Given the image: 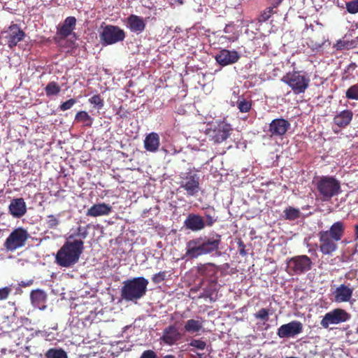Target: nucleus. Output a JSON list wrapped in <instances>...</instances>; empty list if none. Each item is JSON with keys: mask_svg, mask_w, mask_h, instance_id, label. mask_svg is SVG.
Masks as SVG:
<instances>
[{"mask_svg": "<svg viewBox=\"0 0 358 358\" xmlns=\"http://www.w3.org/2000/svg\"><path fill=\"white\" fill-rule=\"evenodd\" d=\"M345 226L343 222H334L329 230L318 233L320 250L324 255H331L338 248L336 242L341 240Z\"/></svg>", "mask_w": 358, "mask_h": 358, "instance_id": "nucleus-1", "label": "nucleus"}, {"mask_svg": "<svg viewBox=\"0 0 358 358\" xmlns=\"http://www.w3.org/2000/svg\"><path fill=\"white\" fill-rule=\"evenodd\" d=\"M221 241V236L213 234L212 236H205L189 241L187 243L186 257L188 258H197L216 251Z\"/></svg>", "mask_w": 358, "mask_h": 358, "instance_id": "nucleus-2", "label": "nucleus"}, {"mask_svg": "<svg viewBox=\"0 0 358 358\" xmlns=\"http://www.w3.org/2000/svg\"><path fill=\"white\" fill-rule=\"evenodd\" d=\"M84 249L82 240L67 241L58 250L56 262L62 267H71L76 264Z\"/></svg>", "mask_w": 358, "mask_h": 358, "instance_id": "nucleus-3", "label": "nucleus"}, {"mask_svg": "<svg viewBox=\"0 0 358 358\" xmlns=\"http://www.w3.org/2000/svg\"><path fill=\"white\" fill-rule=\"evenodd\" d=\"M148 283L144 277L125 280L120 290L122 300L136 303L145 295Z\"/></svg>", "mask_w": 358, "mask_h": 358, "instance_id": "nucleus-4", "label": "nucleus"}, {"mask_svg": "<svg viewBox=\"0 0 358 358\" xmlns=\"http://www.w3.org/2000/svg\"><path fill=\"white\" fill-rule=\"evenodd\" d=\"M318 195L323 201H329L341 192V183L332 176H322L315 181Z\"/></svg>", "mask_w": 358, "mask_h": 358, "instance_id": "nucleus-5", "label": "nucleus"}, {"mask_svg": "<svg viewBox=\"0 0 358 358\" xmlns=\"http://www.w3.org/2000/svg\"><path fill=\"white\" fill-rule=\"evenodd\" d=\"M281 81L287 84L295 94L304 93L308 88L310 78L304 71H293L286 73Z\"/></svg>", "mask_w": 358, "mask_h": 358, "instance_id": "nucleus-6", "label": "nucleus"}, {"mask_svg": "<svg viewBox=\"0 0 358 358\" xmlns=\"http://www.w3.org/2000/svg\"><path fill=\"white\" fill-rule=\"evenodd\" d=\"M313 265L311 259L307 255H297L287 262V268L293 275H302L309 271Z\"/></svg>", "mask_w": 358, "mask_h": 358, "instance_id": "nucleus-7", "label": "nucleus"}, {"mask_svg": "<svg viewBox=\"0 0 358 358\" xmlns=\"http://www.w3.org/2000/svg\"><path fill=\"white\" fill-rule=\"evenodd\" d=\"M180 187L186 192L188 196H194L200 191V177L196 173L189 171L180 176Z\"/></svg>", "mask_w": 358, "mask_h": 358, "instance_id": "nucleus-8", "label": "nucleus"}, {"mask_svg": "<svg viewBox=\"0 0 358 358\" xmlns=\"http://www.w3.org/2000/svg\"><path fill=\"white\" fill-rule=\"evenodd\" d=\"M351 315L345 310L342 308H335L327 313L322 317L320 324L327 329L330 325L338 324L348 322L350 320Z\"/></svg>", "mask_w": 358, "mask_h": 358, "instance_id": "nucleus-9", "label": "nucleus"}, {"mask_svg": "<svg viewBox=\"0 0 358 358\" xmlns=\"http://www.w3.org/2000/svg\"><path fill=\"white\" fill-rule=\"evenodd\" d=\"M29 235L23 228H17L13 231L6 238L4 246L8 251H14L25 245Z\"/></svg>", "mask_w": 358, "mask_h": 358, "instance_id": "nucleus-10", "label": "nucleus"}, {"mask_svg": "<svg viewBox=\"0 0 358 358\" xmlns=\"http://www.w3.org/2000/svg\"><path fill=\"white\" fill-rule=\"evenodd\" d=\"M231 127L230 124L220 122L213 124L207 130V135L216 143H220L225 141L230 135Z\"/></svg>", "mask_w": 358, "mask_h": 358, "instance_id": "nucleus-11", "label": "nucleus"}, {"mask_svg": "<svg viewBox=\"0 0 358 358\" xmlns=\"http://www.w3.org/2000/svg\"><path fill=\"white\" fill-rule=\"evenodd\" d=\"M125 37L124 32L120 27L113 25L106 26L101 33L102 44L111 45L122 41Z\"/></svg>", "mask_w": 358, "mask_h": 358, "instance_id": "nucleus-12", "label": "nucleus"}, {"mask_svg": "<svg viewBox=\"0 0 358 358\" xmlns=\"http://www.w3.org/2000/svg\"><path fill=\"white\" fill-rule=\"evenodd\" d=\"M303 324L298 320H293L281 325L277 331V335L280 338H295L303 331Z\"/></svg>", "mask_w": 358, "mask_h": 358, "instance_id": "nucleus-13", "label": "nucleus"}, {"mask_svg": "<svg viewBox=\"0 0 358 358\" xmlns=\"http://www.w3.org/2000/svg\"><path fill=\"white\" fill-rule=\"evenodd\" d=\"M241 57L240 54L234 50L222 49L215 56V59L222 66L234 64Z\"/></svg>", "mask_w": 358, "mask_h": 358, "instance_id": "nucleus-14", "label": "nucleus"}, {"mask_svg": "<svg viewBox=\"0 0 358 358\" xmlns=\"http://www.w3.org/2000/svg\"><path fill=\"white\" fill-rule=\"evenodd\" d=\"M3 37L10 48H13L21 41L25 34L17 24L10 25L7 30L3 32Z\"/></svg>", "mask_w": 358, "mask_h": 358, "instance_id": "nucleus-15", "label": "nucleus"}, {"mask_svg": "<svg viewBox=\"0 0 358 358\" xmlns=\"http://www.w3.org/2000/svg\"><path fill=\"white\" fill-rule=\"evenodd\" d=\"M181 338L182 334L178 331V328L173 325H170L163 330L162 336L160 337L159 341L161 344L171 346L176 344Z\"/></svg>", "mask_w": 358, "mask_h": 358, "instance_id": "nucleus-16", "label": "nucleus"}, {"mask_svg": "<svg viewBox=\"0 0 358 358\" xmlns=\"http://www.w3.org/2000/svg\"><path fill=\"white\" fill-rule=\"evenodd\" d=\"M354 292V287L350 284H341L333 292L334 301L344 303L350 301Z\"/></svg>", "mask_w": 358, "mask_h": 358, "instance_id": "nucleus-17", "label": "nucleus"}, {"mask_svg": "<svg viewBox=\"0 0 358 358\" xmlns=\"http://www.w3.org/2000/svg\"><path fill=\"white\" fill-rule=\"evenodd\" d=\"M76 19L75 17H67L62 24L57 27V34L60 38H66L68 36H72L76 38V34L73 31L76 28Z\"/></svg>", "mask_w": 358, "mask_h": 358, "instance_id": "nucleus-18", "label": "nucleus"}, {"mask_svg": "<svg viewBox=\"0 0 358 358\" xmlns=\"http://www.w3.org/2000/svg\"><path fill=\"white\" fill-rule=\"evenodd\" d=\"M290 127V123L282 118H277L270 123L269 132L272 136L284 135Z\"/></svg>", "mask_w": 358, "mask_h": 358, "instance_id": "nucleus-19", "label": "nucleus"}, {"mask_svg": "<svg viewBox=\"0 0 358 358\" xmlns=\"http://www.w3.org/2000/svg\"><path fill=\"white\" fill-rule=\"evenodd\" d=\"M184 225L192 231H199L206 227L204 219L197 214H189L184 222Z\"/></svg>", "mask_w": 358, "mask_h": 358, "instance_id": "nucleus-20", "label": "nucleus"}, {"mask_svg": "<svg viewBox=\"0 0 358 358\" xmlns=\"http://www.w3.org/2000/svg\"><path fill=\"white\" fill-rule=\"evenodd\" d=\"M8 209L10 215L15 218H20L27 213V206L22 198L12 199Z\"/></svg>", "mask_w": 358, "mask_h": 358, "instance_id": "nucleus-21", "label": "nucleus"}, {"mask_svg": "<svg viewBox=\"0 0 358 358\" xmlns=\"http://www.w3.org/2000/svg\"><path fill=\"white\" fill-rule=\"evenodd\" d=\"M127 26L131 31L139 34L145 28V22L142 17L131 15L127 17Z\"/></svg>", "mask_w": 358, "mask_h": 358, "instance_id": "nucleus-22", "label": "nucleus"}, {"mask_svg": "<svg viewBox=\"0 0 358 358\" xmlns=\"http://www.w3.org/2000/svg\"><path fill=\"white\" fill-rule=\"evenodd\" d=\"M144 148L146 151L155 153L160 146V138L157 133L151 132L148 134L144 139Z\"/></svg>", "mask_w": 358, "mask_h": 358, "instance_id": "nucleus-23", "label": "nucleus"}, {"mask_svg": "<svg viewBox=\"0 0 358 358\" xmlns=\"http://www.w3.org/2000/svg\"><path fill=\"white\" fill-rule=\"evenodd\" d=\"M112 211V207L105 203L94 204L87 211L86 215L91 217L108 215Z\"/></svg>", "mask_w": 358, "mask_h": 358, "instance_id": "nucleus-24", "label": "nucleus"}, {"mask_svg": "<svg viewBox=\"0 0 358 358\" xmlns=\"http://www.w3.org/2000/svg\"><path fill=\"white\" fill-rule=\"evenodd\" d=\"M30 298L34 307L42 310L45 309V303L47 301V294L44 291L41 289L34 290L31 292Z\"/></svg>", "mask_w": 358, "mask_h": 358, "instance_id": "nucleus-25", "label": "nucleus"}, {"mask_svg": "<svg viewBox=\"0 0 358 358\" xmlns=\"http://www.w3.org/2000/svg\"><path fill=\"white\" fill-rule=\"evenodd\" d=\"M203 320L201 317L196 320L190 319L186 321L184 329L186 332L189 334H200V332H203Z\"/></svg>", "mask_w": 358, "mask_h": 358, "instance_id": "nucleus-26", "label": "nucleus"}, {"mask_svg": "<svg viewBox=\"0 0 358 358\" xmlns=\"http://www.w3.org/2000/svg\"><path fill=\"white\" fill-rule=\"evenodd\" d=\"M352 112L345 110L336 115L334 118V123L340 127H343L350 124L352 118Z\"/></svg>", "mask_w": 358, "mask_h": 358, "instance_id": "nucleus-27", "label": "nucleus"}, {"mask_svg": "<svg viewBox=\"0 0 358 358\" xmlns=\"http://www.w3.org/2000/svg\"><path fill=\"white\" fill-rule=\"evenodd\" d=\"M75 121L80 122L84 127H92L94 119L86 111L81 110L76 113L75 116Z\"/></svg>", "mask_w": 358, "mask_h": 358, "instance_id": "nucleus-28", "label": "nucleus"}, {"mask_svg": "<svg viewBox=\"0 0 358 358\" xmlns=\"http://www.w3.org/2000/svg\"><path fill=\"white\" fill-rule=\"evenodd\" d=\"M46 358H68L67 353L62 348H50L45 354Z\"/></svg>", "mask_w": 358, "mask_h": 358, "instance_id": "nucleus-29", "label": "nucleus"}, {"mask_svg": "<svg viewBox=\"0 0 358 358\" xmlns=\"http://www.w3.org/2000/svg\"><path fill=\"white\" fill-rule=\"evenodd\" d=\"M206 227H211L217 221L215 210L213 208L209 207L204 212Z\"/></svg>", "mask_w": 358, "mask_h": 358, "instance_id": "nucleus-30", "label": "nucleus"}, {"mask_svg": "<svg viewBox=\"0 0 358 358\" xmlns=\"http://www.w3.org/2000/svg\"><path fill=\"white\" fill-rule=\"evenodd\" d=\"M236 106L241 113H248L252 108V102L243 97H239L236 101Z\"/></svg>", "mask_w": 358, "mask_h": 358, "instance_id": "nucleus-31", "label": "nucleus"}, {"mask_svg": "<svg viewBox=\"0 0 358 358\" xmlns=\"http://www.w3.org/2000/svg\"><path fill=\"white\" fill-rule=\"evenodd\" d=\"M61 87L59 85L52 81L49 83L45 88V94L48 96L57 95L59 93Z\"/></svg>", "mask_w": 358, "mask_h": 358, "instance_id": "nucleus-32", "label": "nucleus"}, {"mask_svg": "<svg viewBox=\"0 0 358 358\" xmlns=\"http://www.w3.org/2000/svg\"><path fill=\"white\" fill-rule=\"evenodd\" d=\"M287 220H294L300 217V210L298 208L289 207L284 210Z\"/></svg>", "mask_w": 358, "mask_h": 358, "instance_id": "nucleus-33", "label": "nucleus"}, {"mask_svg": "<svg viewBox=\"0 0 358 358\" xmlns=\"http://www.w3.org/2000/svg\"><path fill=\"white\" fill-rule=\"evenodd\" d=\"M201 272L206 276H213L216 273L217 268L213 264H208L201 268Z\"/></svg>", "mask_w": 358, "mask_h": 358, "instance_id": "nucleus-34", "label": "nucleus"}, {"mask_svg": "<svg viewBox=\"0 0 358 358\" xmlns=\"http://www.w3.org/2000/svg\"><path fill=\"white\" fill-rule=\"evenodd\" d=\"M89 102L94 105L98 110H100L103 107V100L101 98L99 94L92 96L89 99Z\"/></svg>", "mask_w": 358, "mask_h": 358, "instance_id": "nucleus-35", "label": "nucleus"}, {"mask_svg": "<svg viewBox=\"0 0 358 358\" xmlns=\"http://www.w3.org/2000/svg\"><path fill=\"white\" fill-rule=\"evenodd\" d=\"M188 345L199 350H204L207 345L206 342L201 339H192Z\"/></svg>", "mask_w": 358, "mask_h": 358, "instance_id": "nucleus-36", "label": "nucleus"}, {"mask_svg": "<svg viewBox=\"0 0 358 358\" xmlns=\"http://www.w3.org/2000/svg\"><path fill=\"white\" fill-rule=\"evenodd\" d=\"M346 96L350 99L358 100V85L350 87L346 92Z\"/></svg>", "mask_w": 358, "mask_h": 358, "instance_id": "nucleus-37", "label": "nucleus"}, {"mask_svg": "<svg viewBox=\"0 0 358 358\" xmlns=\"http://www.w3.org/2000/svg\"><path fill=\"white\" fill-rule=\"evenodd\" d=\"M346 9L348 13L355 14L358 13V0H352L346 3Z\"/></svg>", "mask_w": 358, "mask_h": 358, "instance_id": "nucleus-38", "label": "nucleus"}, {"mask_svg": "<svg viewBox=\"0 0 358 358\" xmlns=\"http://www.w3.org/2000/svg\"><path fill=\"white\" fill-rule=\"evenodd\" d=\"M256 319L261 320L262 321L268 322L269 319L268 311L266 308H261L257 313L255 314Z\"/></svg>", "mask_w": 358, "mask_h": 358, "instance_id": "nucleus-39", "label": "nucleus"}, {"mask_svg": "<svg viewBox=\"0 0 358 358\" xmlns=\"http://www.w3.org/2000/svg\"><path fill=\"white\" fill-rule=\"evenodd\" d=\"M59 223V221L57 217L53 215H50L47 216L46 224L48 225V227L50 229L56 228Z\"/></svg>", "mask_w": 358, "mask_h": 358, "instance_id": "nucleus-40", "label": "nucleus"}, {"mask_svg": "<svg viewBox=\"0 0 358 358\" xmlns=\"http://www.w3.org/2000/svg\"><path fill=\"white\" fill-rule=\"evenodd\" d=\"M167 272L160 271L152 277V280L155 284H159L166 279Z\"/></svg>", "mask_w": 358, "mask_h": 358, "instance_id": "nucleus-41", "label": "nucleus"}, {"mask_svg": "<svg viewBox=\"0 0 358 358\" xmlns=\"http://www.w3.org/2000/svg\"><path fill=\"white\" fill-rule=\"evenodd\" d=\"M76 100L74 99H70L64 102H63L60 106H59V109L60 110L62 111H65V110H67L70 108H71L76 103Z\"/></svg>", "mask_w": 358, "mask_h": 358, "instance_id": "nucleus-42", "label": "nucleus"}, {"mask_svg": "<svg viewBox=\"0 0 358 358\" xmlns=\"http://www.w3.org/2000/svg\"><path fill=\"white\" fill-rule=\"evenodd\" d=\"M12 290V285L0 288V300H6V299H8Z\"/></svg>", "mask_w": 358, "mask_h": 358, "instance_id": "nucleus-43", "label": "nucleus"}, {"mask_svg": "<svg viewBox=\"0 0 358 358\" xmlns=\"http://www.w3.org/2000/svg\"><path fill=\"white\" fill-rule=\"evenodd\" d=\"M273 8L271 7L267 8L259 16V22H265L269 19L271 14L273 13Z\"/></svg>", "mask_w": 358, "mask_h": 358, "instance_id": "nucleus-44", "label": "nucleus"}, {"mask_svg": "<svg viewBox=\"0 0 358 358\" xmlns=\"http://www.w3.org/2000/svg\"><path fill=\"white\" fill-rule=\"evenodd\" d=\"M140 358H157V355L153 350H148L142 353Z\"/></svg>", "mask_w": 358, "mask_h": 358, "instance_id": "nucleus-45", "label": "nucleus"}, {"mask_svg": "<svg viewBox=\"0 0 358 358\" xmlns=\"http://www.w3.org/2000/svg\"><path fill=\"white\" fill-rule=\"evenodd\" d=\"M78 235L83 239L85 238L87 236V231L86 229L79 227L78 228Z\"/></svg>", "mask_w": 358, "mask_h": 358, "instance_id": "nucleus-46", "label": "nucleus"}, {"mask_svg": "<svg viewBox=\"0 0 358 358\" xmlns=\"http://www.w3.org/2000/svg\"><path fill=\"white\" fill-rule=\"evenodd\" d=\"M171 6H178L184 3V0H167Z\"/></svg>", "mask_w": 358, "mask_h": 358, "instance_id": "nucleus-47", "label": "nucleus"}, {"mask_svg": "<svg viewBox=\"0 0 358 358\" xmlns=\"http://www.w3.org/2000/svg\"><path fill=\"white\" fill-rule=\"evenodd\" d=\"M346 43L344 41L339 40L336 44L337 50H343L345 48Z\"/></svg>", "mask_w": 358, "mask_h": 358, "instance_id": "nucleus-48", "label": "nucleus"}, {"mask_svg": "<svg viewBox=\"0 0 358 358\" xmlns=\"http://www.w3.org/2000/svg\"><path fill=\"white\" fill-rule=\"evenodd\" d=\"M224 31L227 34H230L234 31V25L232 24H227L224 29Z\"/></svg>", "mask_w": 358, "mask_h": 358, "instance_id": "nucleus-49", "label": "nucleus"}, {"mask_svg": "<svg viewBox=\"0 0 358 358\" xmlns=\"http://www.w3.org/2000/svg\"><path fill=\"white\" fill-rule=\"evenodd\" d=\"M194 10L196 13H201L204 12V8L201 4H200L196 8L194 9Z\"/></svg>", "mask_w": 358, "mask_h": 358, "instance_id": "nucleus-50", "label": "nucleus"}, {"mask_svg": "<svg viewBox=\"0 0 358 358\" xmlns=\"http://www.w3.org/2000/svg\"><path fill=\"white\" fill-rule=\"evenodd\" d=\"M32 281H28V282H24V281H22L19 285L20 286H23V287H26V286H29L31 284Z\"/></svg>", "mask_w": 358, "mask_h": 358, "instance_id": "nucleus-51", "label": "nucleus"}, {"mask_svg": "<svg viewBox=\"0 0 358 358\" xmlns=\"http://www.w3.org/2000/svg\"><path fill=\"white\" fill-rule=\"evenodd\" d=\"M355 238L358 239V224L355 226Z\"/></svg>", "mask_w": 358, "mask_h": 358, "instance_id": "nucleus-52", "label": "nucleus"}, {"mask_svg": "<svg viewBox=\"0 0 358 358\" xmlns=\"http://www.w3.org/2000/svg\"><path fill=\"white\" fill-rule=\"evenodd\" d=\"M321 47H322V44L316 43L314 46H313V48L317 50V49L320 48Z\"/></svg>", "mask_w": 358, "mask_h": 358, "instance_id": "nucleus-53", "label": "nucleus"}, {"mask_svg": "<svg viewBox=\"0 0 358 358\" xmlns=\"http://www.w3.org/2000/svg\"><path fill=\"white\" fill-rule=\"evenodd\" d=\"M239 252H240V254H241V255H246V252H245V249H244V248L241 249V250H240V251H239Z\"/></svg>", "mask_w": 358, "mask_h": 358, "instance_id": "nucleus-54", "label": "nucleus"}, {"mask_svg": "<svg viewBox=\"0 0 358 358\" xmlns=\"http://www.w3.org/2000/svg\"><path fill=\"white\" fill-rule=\"evenodd\" d=\"M163 358H175V357L171 355H168L164 356Z\"/></svg>", "mask_w": 358, "mask_h": 358, "instance_id": "nucleus-55", "label": "nucleus"}, {"mask_svg": "<svg viewBox=\"0 0 358 358\" xmlns=\"http://www.w3.org/2000/svg\"><path fill=\"white\" fill-rule=\"evenodd\" d=\"M351 67H352L353 69H355V68L356 67L355 64H354V63L351 64L349 66V68H351Z\"/></svg>", "mask_w": 358, "mask_h": 358, "instance_id": "nucleus-56", "label": "nucleus"}, {"mask_svg": "<svg viewBox=\"0 0 358 358\" xmlns=\"http://www.w3.org/2000/svg\"><path fill=\"white\" fill-rule=\"evenodd\" d=\"M197 355H198L199 357H201V356L203 355V354L197 353Z\"/></svg>", "mask_w": 358, "mask_h": 358, "instance_id": "nucleus-57", "label": "nucleus"}, {"mask_svg": "<svg viewBox=\"0 0 358 358\" xmlns=\"http://www.w3.org/2000/svg\"><path fill=\"white\" fill-rule=\"evenodd\" d=\"M357 332H358V328H357Z\"/></svg>", "mask_w": 358, "mask_h": 358, "instance_id": "nucleus-58", "label": "nucleus"}]
</instances>
